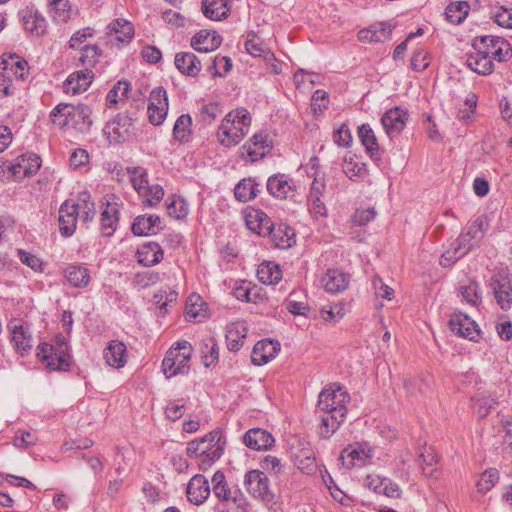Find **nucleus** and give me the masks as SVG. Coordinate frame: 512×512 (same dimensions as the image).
I'll list each match as a JSON object with an SVG mask.
<instances>
[{"instance_id": "f257e3e1", "label": "nucleus", "mask_w": 512, "mask_h": 512, "mask_svg": "<svg viewBox=\"0 0 512 512\" xmlns=\"http://www.w3.org/2000/svg\"><path fill=\"white\" fill-rule=\"evenodd\" d=\"M350 395L341 386L333 384L324 388L317 403V413L321 419L319 434L323 438H329L344 422L347 415V404Z\"/></svg>"}, {"instance_id": "f03ea898", "label": "nucleus", "mask_w": 512, "mask_h": 512, "mask_svg": "<svg viewBox=\"0 0 512 512\" xmlns=\"http://www.w3.org/2000/svg\"><path fill=\"white\" fill-rule=\"evenodd\" d=\"M95 216V204L88 193H81L77 199L64 201L59 209V230L62 236L70 237L76 230L78 220L84 223Z\"/></svg>"}, {"instance_id": "7ed1b4c3", "label": "nucleus", "mask_w": 512, "mask_h": 512, "mask_svg": "<svg viewBox=\"0 0 512 512\" xmlns=\"http://www.w3.org/2000/svg\"><path fill=\"white\" fill-rule=\"evenodd\" d=\"M226 446V438L223 431L216 429L209 432L199 440L188 442L186 453L188 457L199 459L200 470H207L211 465L220 459Z\"/></svg>"}, {"instance_id": "20e7f679", "label": "nucleus", "mask_w": 512, "mask_h": 512, "mask_svg": "<svg viewBox=\"0 0 512 512\" xmlns=\"http://www.w3.org/2000/svg\"><path fill=\"white\" fill-rule=\"evenodd\" d=\"M92 110L83 103H59L50 112L52 122L60 128L72 127L79 132H87L91 125Z\"/></svg>"}, {"instance_id": "39448f33", "label": "nucleus", "mask_w": 512, "mask_h": 512, "mask_svg": "<svg viewBox=\"0 0 512 512\" xmlns=\"http://www.w3.org/2000/svg\"><path fill=\"white\" fill-rule=\"evenodd\" d=\"M251 116L247 109L238 108L229 112L221 122L217 138L224 147L237 145L248 133Z\"/></svg>"}, {"instance_id": "423d86ee", "label": "nucleus", "mask_w": 512, "mask_h": 512, "mask_svg": "<svg viewBox=\"0 0 512 512\" xmlns=\"http://www.w3.org/2000/svg\"><path fill=\"white\" fill-rule=\"evenodd\" d=\"M37 357L47 368L68 371L71 365L69 345L64 338L57 337L54 343H42L37 347Z\"/></svg>"}, {"instance_id": "0eeeda50", "label": "nucleus", "mask_w": 512, "mask_h": 512, "mask_svg": "<svg viewBox=\"0 0 512 512\" xmlns=\"http://www.w3.org/2000/svg\"><path fill=\"white\" fill-rule=\"evenodd\" d=\"M193 348L188 341L177 342L165 354L162 361V371L166 378L186 375L190 370V360Z\"/></svg>"}, {"instance_id": "6e6552de", "label": "nucleus", "mask_w": 512, "mask_h": 512, "mask_svg": "<svg viewBox=\"0 0 512 512\" xmlns=\"http://www.w3.org/2000/svg\"><path fill=\"white\" fill-rule=\"evenodd\" d=\"M472 46L474 49H480L481 53L486 54L489 59H496L500 62L506 61L512 52L506 39L492 35L475 37Z\"/></svg>"}, {"instance_id": "1a4fd4ad", "label": "nucleus", "mask_w": 512, "mask_h": 512, "mask_svg": "<svg viewBox=\"0 0 512 512\" xmlns=\"http://www.w3.org/2000/svg\"><path fill=\"white\" fill-rule=\"evenodd\" d=\"M211 482L212 492L220 502L232 503L237 508H244L246 506L244 494L237 486H229L222 471H216L212 476Z\"/></svg>"}, {"instance_id": "9d476101", "label": "nucleus", "mask_w": 512, "mask_h": 512, "mask_svg": "<svg viewBox=\"0 0 512 512\" xmlns=\"http://www.w3.org/2000/svg\"><path fill=\"white\" fill-rule=\"evenodd\" d=\"M374 455L373 448L367 442H355L345 447L339 456V461L346 469L368 465Z\"/></svg>"}, {"instance_id": "9b49d317", "label": "nucleus", "mask_w": 512, "mask_h": 512, "mask_svg": "<svg viewBox=\"0 0 512 512\" xmlns=\"http://www.w3.org/2000/svg\"><path fill=\"white\" fill-rule=\"evenodd\" d=\"M244 485L248 493L263 503H272L275 498L274 492L270 489V481L264 471L251 470L245 474Z\"/></svg>"}, {"instance_id": "f8f14e48", "label": "nucleus", "mask_w": 512, "mask_h": 512, "mask_svg": "<svg viewBox=\"0 0 512 512\" xmlns=\"http://www.w3.org/2000/svg\"><path fill=\"white\" fill-rule=\"evenodd\" d=\"M134 121L135 118L128 112L119 113L109 121L103 129L109 143L118 144L127 141L132 135Z\"/></svg>"}, {"instance_id": "ddd939ff", "label": "nucleus", "mask_w": 512, "mask_h": 512, "mask_svg": "<svg viewBox=\"0 0 512 512\" xmlns=\"http://www.w3.org/2000/svg\"><path fill=\"white\" fill-rule=\"evenodd\" d=\"M41 167V159L37 154L30 153L17 157L14 162L8 161V177L21 181L25 177L35 175Z\"/></svg>"}, {"instance_id": "4468645a", "label": "nucleus", "mask_w": 512, "mask_h": 512, "mask_svg": "<svg viewBox=\"0 0 512 512\" xmlns=\"http://www.w3.org/2000/svg\"><path fill=\"white\" fill-rule=\"evenodd\" d=\"M272 149V140L265 132L255 133L245 144L240 148L241 156L250 162H256L267 154Z\"/></svg>"}, {"instance_id": "2eb2a0df", "label": "nucleus", "mask_w": 512, "mask_h": 512, "mask_svg": "<svg viewBox=\"0 0 512 512\" xmlns=\"http://www.w3.org/2000/svg\"><path fill=\"white\" fill-rule=\"evenodd\" d=\"M449 327L456 335L477 342L480 338V329L478 324L467 314L454 312L450 316Z\"/></svg>"}, {"instance_id": "dca6fc26", "label": "nucleus", "mask_w": 512, "mask_h": 512, "mask_svg": "<svg viewBox=\"0 0 512 512\" xmlns=\"http://www.w3.org/2000/svg\"><path fill=\"white\" fill-rule=\"evenodd\" d=\"M8 329L11 333V342L15 350L22 356L29 354L33 347V338L29 327L24 325L20 319H12L8 323Z\"/></svg>"}, {"instance_id": "f3484780", "label": "nucleus", "mask_w": 512, "mask_h": 512, "mask_svg": "<svg viewBox=\"0 0 512 512\" xmlns=\"http://www.w3.org/2000/svg\"><path fill=\"white\" fill-rule=\"evenodd\" d=\"M497 304L502 310L512 306V280L501 274L493 275L489 283Z\"/></svg>"}, {"instance_id": "a211bd4d", "label": "nucleus", "mask_w": 512, "mask_h": 512, "mask_svg": "<svg viewBox=\"0 0 512 512\" xmlns=\"http://www.w3.org/2000/svg\"><path fill=\"white\" fill-rule=\"evenodd\" d=\"M266 188L269 194L277 199L292 198L296 191L293 179L282 173L270 176L267 180Z\"/></svg>"}, {"instance_id": "6ab92c4d", "label": "nucleus", "mask_w": 512, "mask_h": 512, "mask_svg": "<svg viewBox=\"0 0 512 512\" xmlns=\"http://www.w3.org/2000/svg\"><path fill=\"white\" fill-rule=\"evenodd\" d=\"M407 121L408 111L399 106L387 110L381 118L382 126L389 137L398 135Z\"/></svg>"}, {"instance_id": "aec40b11", "label": "nucleus", "mask_w": 512, "mask_h": 512, "mask_svg": "<svg viewBox=\"0 0 512 512\" xmlns=\"http://www.w3.org/2000/svg\"><path fill=\"white\" fill-rule=\"evenodd\" d=\"M211 488L208 480L201 474L194 475L186 487L187 499L194 505L203 504L210 496Z\"/></svg>"}, {"instance_id": "412c9836", "label": "nucleus", "mask_w": 512, "mask_h": 512, "mask_svg": "<svg viewBox=\"0 0 512 512\" xmlns=\"http://www.w3.org/2000/svg\"><path fill=\"white\" fill-rule=\"evenodd\" d=\"M279 351L280 343L277 340L263 339L254 345L251 361L254 365H264L274 359Z\"/></svg>"}, {"instance_id": "4be33fe9", "label": "nucleus", "mask_w": 512, "mask_h": 512, "mask_svg": "<svg viewBox=\"0 0 512 512\" xmlns=\"http://www.w3.org/2000/svg\"><path fill=\"white\" fill-rule=\"evenodd\" d=\"M394 26L389 22H376L369 27L361 29L358 40L364 43L384 42L390 39Z\"/></svg>"}, {"instance_id": "5701e85b", "label": "nucleus", "mask_w": 512, "mask_h": 512, "mask_svg": "<svg viewBox=\"0 0 512 512\" xmlns=\"http://www.w3.org/2000/svg\"><path fill=\"white\" fill-rule=\"evenodd\" d=\"M222 43V37L214 30H200L190 40L191 47L198 52L215 51Z\"/></svg>"}, {"instance_id": "b1692460", "label": "nucleus", "mask_w": 512, "mask_h": 512, "mask_svg": "<svg viewBox=\"0 0 512 512\" xmlns=\"http://www.w3.org/2000/svg\"><path fill=\"white\" fill-rule=\"evenodd\" d=\"M162 229V220L158 215H139L131 225V231L136 236L155 235Z\"/></svg>"}, {"instance_id": "393cba45", "label": "nucleus", "mask_w": 512, "mask_h": 512, "mask_svg": "<svg viewBox=\"0 0 512 512\" xmlns=\"http://www.w3.org/2000/svg\"><path fill=\"white\" fill-rule=\"evenodd\" d=\"M349 282V275L339 269H328L321 278L322 287L331 294L343 292L347 289Z\"/></svg>"}, {"instance_id": "a878e982", "label": "nucleus", "mask_w": 512, "mask_h": 512, "mask_svg": "<svg viewBox=\"0 0 512 512\" xmlns=\"http://www.w3.org/2000/svg\"><path fill=\"white\" fill-rule=\"evenodd\" d=\"M244 444L253 450H268L275 442L270 432L261 428L248 430L243 437Z\"/></svg>"}, {"instance_id": "bb28decb", "label": "nucleus", "mask_w": 512, "mask_h": 512, "mask_svg": "<svg viewBox=\"0 0 512 512\" xmlns=\"http://www.w3.org/2000/svg\"><path fill=\"white\" fill-rule=\"evenodd\" d=\"M164 251L161 246L154 241L142 244L136 252V258L139 264L144 267H151L163 260Z\"/></svg>"}, {"instance_id": "cd10ccee", "label": "nucleus", "mask_w": 512, "mask_h": 512, "mask_svg": "<svg viewBox=\"0 0 512 512\" xmlns=\"http://www.w3.org/2000/svg\"><path fill=\"white\" fill-rule=\"evenodd\" d=\"M119 205L117 202L107 201L100 217V231L103 236L114 234L119 223Z\"/></svg>"}, {"instance_id": "c85d7f7f", "label": "nucleus", "mask_w": 512, "mask_h": 512, "mask_svg": "<svg viewBox=\"0 0 512 512\" xmlns=\"http://www.w3.org/2000/svg\"><path fill=\"white\" fill-rule=\"evenodd\" d=\"M174 64L177 70L189 77H196L202 70L200 59L192 52H179L175 55Z\"/></svg>"}, {"instance_id": "c756f323", "label": "nucleus", "mask_w": 512, "mask_h": 512, "mask_svg": "<svg viewBox=\"0 0 512 512\" xmlns=\"http://www.w3.org/2000/svg\"><path fill=\"white\" fill-rule=\"evenodd\" d=\"M24 29L32 36L40 37L45 34L47 21L44 16L33 8H26L22 11Z\"/></svg>"}, {"instance_id": "7c9ffc66", "label": "nucleus", "mask_w": 512, "mask_h": 512, "mask_svg": "<svg viewBox=\"0 0 512 512\" xmlns=\"http://www.w3.org/2000/svg\"><path fill=\"white\" fill-rule=\"evenodd\" d=\"M105 362L113 368H122L127 362V349L123 342L111 340L103 351Z\"/></svg>"}, {"instance_id": "2f4dec72", "label": "nucleus", "mask_w": 512, "mask_h": 512, "mask_svg": "<svg viewBox=\"0 0 512 512\" xmlns=\"http://www.w3.org/2000/svg\"><path fill=\"white\" fill-rule=\"evenodd\" d=\"M93 73L89 69L74 72L65 80L63 89L66 93L78 94L88 89L92 83Z\"/></svg>"}, {"instance_id": "473e14b6", "label": "nucleus", "mask_w": 512, "mask_h": 512, "mask_svg": "<svg viewBox=\"0 0 512 512\" xmlns=\"http://www.w3.org/2000/svg\"><path fill=\"white\" fill-rule=\"evenodd\" d=\"M231 0H202L201 10L203 15L213 21H221L230 13Z\"/></svg>"}, {"instance_id": "72a5a7b5", "label": "nucleus", "mask_w": 512, "mask_h": 512, "mask_svg": "<svg viewBox=\"0 0 512 512\" xmlns=\"http://www.w3.org/2000/svg\"><path fill=\"white\" fill-rule=\"evenodd\" d=\"M267 237L279 249H287L296 242L294 230L286 224L275 225Z\"/></svg>"}, {"instance_id": "f704fd0d", "label": "nucleus", "mask_w": 512, "mask_h": 512, "mask_svg": "<svg viewBox=\"0 0 512 512\" xmlns=\"http://www.w3.org/2000/svg\"><path fill=\"white\" fill-rule=\"evenodd\" d=\"M247 227L260 236L267 237L275 226L271 219L261 210H255L246 216Z\"/></svg>"}, {"instance_id": "c9c22d12", "label": "nucleus", "mask_w": 512, "mask_h": 512, "mask_svg": "<svg viewBox=\"0 0 512 512\" xmlns=\"http://www.w3.org/2000/svg\"><path fill=\"white\" fill-rule=\"evenodd\" d=\"M2 64H4L3 70L7 75L13 74L16 79L24 81L28 74L29 68L26 60L18 55L11 54L7 58L5 55L1 57Z\"/></svg>"}, {"instance_id": "e433bc0d", "label": "nucleus", "mask_w": 512, "mask_h": 512, "mask_svg": "<svg viewBox=\"0 0 512 512\" xmlns=\"http://www.w3.org/2000/svg\"><path fill=\"white\" fill-rule=\"evenodd\" d=\"M63 273L67 282L74 288H84L90 282V271L82 265L70 264Z\"/></svg>"}, {"instance_id": "4c0bfd02", "label": "nucleus", "mask_w": 512, "mask_h": 512, "mask_svg": "<svg viewBox=\"0 0 512 512\" xmlns=\"http://www.w3.org/2000/svg\"><path fill=\"white\" fill-rule=\"evenodd\" d=\"M247 335V327L243 322L231 323L226 327V343L230 351L241 349Z\"/></svg>"}, {"instance_id": "58836bf2", "label": "nucleus", "mask_w": 512, "mask_h": 512, "mask_svg": "<svg viewBox=\"0 0 512 512\" xmlns=\"http://www.w3.org/2000/svg\"><path fill=\"white\" fill-rule=\"evenodd\" d=\"M296 467L304 474L311 475L316 472L317 464L313 449L307 444L293 456Z\"/></svg>"}, {"instance_id": "ea45409f", "label": "nucleus", "mask_w": 512, "mask_h": 512, "mask_svg": "<svg viewBox=\"0 0 512 512\" xmlns=\"http://www.w3.org/2000/svg\"><path fill=\"white\" fill-rule=\"evenodd\" d=\"M469 253V246L463 245L455 238L449 243L448 248L441 255L439 264L442 267H450Z\"/></svg>"}, {"instance_id": "a19ab883", "label": "nucleus", "mask_w": 512, "mask_h": 512, "mask_svg": "<svg viewBox=\"0 0 512 512\" xmlns=\"http://www.w3.org/2000/svg\"><path fill=\"white\" fill-rule=\"evenodd\" d=\"M469 253V246L463 245L455 238L449 243L448 248L441 255L439 264L442 267H450Z\"/></svg>"}, {"instance_id": "79ce46f5", "label": "nucleus", "mask_w": 512, "mask_h": 512, "mask_svg": "<svg viewBox=\"0 0 512 512\" xmlns=\"http://www.w3.org/2000/svg\"><path fill=\"white\" fill-rule=\"evenodd\" d=\"M466 64L479 75H488L494 70L493 61L486 54L481 53L480 49H475V52L467 55Z\"/></svg>"}, {"instance_id": "37998d69", "label": "nucleus", "mask_w": 512, "mask_h": 512, "mask_svg": "<svg viewBox=\"0 0 512 512\" xmlns=\"http://www.w3.org/2000/svg\"><path fill=\"white\" fill-rule=\"evenodd\" d=\"M202 363L206 368L214 367L219 360V345L212 336L205 337L200 342Z\"/></svg>"}, {"instance_id": "c03bdc74", "label": "nucleus", "mask_w": 512, "mask_h": 512, "mask_svg": "<svg viewBox=\"0 0 512 512\" xmlns=\"http://www.w3.org/2000/svg\"><path fill=\"white\" fill-rule=\"evenodd\" d=\"M260 184L253 178L242 179L234 188L235 198L243 203L253 200L260 193Z\"/></svg>"}, {"instance_id": "a18cd8bd", "label": "nucleus", "mask_w": 512, "mask_h": 512, "mask_svg": "<svg viewBox=\"0 0 512 512\" xmlns=\"http://www.w3.org/2000/svg\"><path fill=\"white\" fill-rule=\"evenodd\" d=\"M257 278L261 283L266 285L276 284L282 278V271L275 262H263L257 269Z\"/></svg>"}, {"instance_id": "49530a36", "label": "nucleus", "mask_w": 512, "mask_h": 512, "mask_svg": "<svg viewBox=\"0 0 512 512\" xmlns=\"http://www.w3.org/2000/svg\"><path fill=\"white\" fill-rule=\"evenodd\" d=\"M358 137L370 157L378 158L379 145L375 133L369 124H362L358 128Z\"/></svg>"}, {"instance_id": "de8ad7c7", "label": "nucleus", "mask_w": 512, "mask_h": 512, "mask_svg": "<svg viewBox=\"0 0 512 512\" xmlns=\"http://www.w3.org/2000/svg\"><path fill=\"white\" fill-rule=\"evenodd\" d=\"M173 138L180 143L189 141L192 133V118L189 114L180 115L173 126Z\"/></svg>"}, {"instance_id": "09e8293b", "label": "nucleus", "mask_w": 512, "mask_h": 512, "mask_svg": "<svg viewBox=\"0 0 512 512\" xmlns=\"http://www.w3.org/2000/svg\"><path fill=\"white\" fill-rule=\"evenodd\" d=\"M108 28L111 33H114V37L117 42H128L134 35L133 25L129 21L123 19L114 20L109 24Z\"/></svg>"}, {"instance_id": "8fccbe9b", "label": "nucleus", "mask_w": 512, "mask_h": 512, "mask_svg": "<svg viewBox=\"0 0 512 512\" xmlns=\"http://www.w3.org/2000/svg\"><path fill=\"white\" fill-rule=\"evenodd\" d=\"M470 6L466 1L450 3L445 9V15L452 24H460L468 15Z\"/></svg>"}, {"instance_id": "3c124183", "label": "nucleus", "mask_w": 512, "mask_h": 512, "mask_svg": "<svg viewBox=\"0 0 512 512\" xmlns=\"http://www.w3.org/2000/svg\"><path fill=\"white\" fill-rule=\"evenodd\" d=\"M130 91L131 84L128 81H118L106 96L107 106L111 108L118 102L125 101L128 98Z\"/></svg>"}, {"instance_id": "603ef678", "label": "nucleus", "mask_w": 512, "mask_h": 512, "mask_svg": "<svg viewBox=\"0 0 512 512\" xmlns=\"http://www.w3.org/2000/svg\"><path fill=\"white\" fill-rule=\"evenodd\" d=\"M472 402L473 410L480 418H485L496 405L495 399L484 393L474 396Z\"/></svg>"}, {"instance_id": "864d4df0", "label": "nucleus", "mask_w": 512, "mask_h": 512, "mask_svg": "<svg viewBox=\"0 0 512 512\" xmlns=\"http://www.w3.org/2000/svg\"><path fill=\"white\" fill-rule=\"evenodd\" d=\"M52 17L57 22H67L71 17V7L68 0H49Z\"/></svg>"}, {"instance_id": "5fc2aeb1", "label": "nucleus", "mask_w": 512, "mask_h": 512, "mask_svg": "<svg viewBox=\"0 0 512 512\" xmlns=\"http://www.w3.org/2000/svg\"><path fill=\"white\" fill-rule=\"evenodd\" d=\"M127 172L130 176V182L133 188L140 195L144 193V189L149 184L147 179V171L145 168L137 166V167H128Z\"/></svg>"}, {"instance_id": "6e6d98bb", "label": "nucleus", "mask_w": 512, "mask_h": 512, "mask_svg": "<svg viewBox=\"0 0 512 512\" xmlns=\"http://www.w3.org/2000/svg\"><path fill=\"white\" fill-rule=\"evenodd\" d=\"M139 196L143 199V203L148 207L157 206L164 197V190L158 184L147 185Z\"/></svg>"}, {"instance_id": "4d7b16f0", "label": "nucleus", "mask_w": 512, "mask_h": 512, "mask_svg": "<svg viewBox=\"0 0 512 512\" xmlns=\"http://www.w3.org/2000/svg\"><path fill=\"white\" fill-rule=\"evenodd\" d=\"M345 314V304L342 302L324 305L320 310V315L323 320L329 322H338Z\"/></svg>"}, {"instance_id": "13d9d810", "label": "nucleus", "mask_w": 512, "mask_h": 512, "mask_svg": "<svg viewBox=\"0 0 512 512\" xmlns=\"http://www.w3.org/2000/svg\"><path fill=\"white\" fill-rule=\"evenodd\" d=\"M499 480V472L495 468L485 470L479 477L476 487L479 492L486 493L490 491Z\"/></svg>"}, {"instance_id": "bf43d9fd", "label": "nucleus", "mask_w": 512, "mask_h": 512, "mask_svg": "<svg viewBox=\"0 0 512 512\" xmlns=\"http://www.w3.org/2000/svg\"><path fill=\"white\" fill-rule=\"evenodd\" d=\"M490 14L499 26L512 29V8L495 6L491 8Z\"/></svg>"}, {"instance_id": "052dcab7", "label": "nucleus", "mask_w": 512, "mask_h": 512, "mask_svg": "<svg viewBox=\"0 0 512 512\" xmlns=\"http://www.w3.org/2000/svg\"><path fill=\"white\" fill-rule=\"evenodd\" d=\"M166 206L168 215L177 220H182L188 215V204L182 197H174Z\"/></svg>"}, {"instance_id": "680f3d73", "label": "nucleus", "mask_w": 512, "mask_h": 512, "mask_svg": "<svg viewBox=\"0 0 512 512\" xmlns=\"http://www.w3.org/2000/svg\"><path fill=\"white\" fill-rule=\"evenodd\" d=\"M231 68L232 61L229 57L217 55L208 67V71L214 76H222L223 74L228 73Z\"/></svg>"}, {"instance_id": "e2e57ef3", "label": "nucleus", "mask_w": 512, "mask_h": 512, "mask_svg": "<svg viewBox=\"0 0 512 512\" xmlns=\"http://www.w3.org/2000/svg\"><path fill=\"white\" fill-rule=\"evenodd\" d=\"M245 48L247 52L254 57L265 58L268 53L271 52L263 41L256 35H253L251 38L246 40Z\"/></svg>"}, {"instance_id": "0e129e2a", "label": "nucleus", "mask_w": 512, "mask_h": 512, "mask_svg": "<svg viewBox=\"0 0 512 512\" xmlns=\"http://www.w3.org/2000/svg\"><path fill=\"white\" fill-rule=\"evenodd\" d=\"M148 106H159L161 112L169 109L167 91L161 86L154 88L150 92Z\"/></svg>"}, {"instance_id": "69168bd1", "label": "nucleus", "mask_w": 512, "mask_h": 512, "mask_svg": "<svg viewBox=\"0 0 512 512\" xmlns=\"http://www.w3.org/2000/svg\"><path fill=\"white\" fill-rule=\"evenodd\" d=\"M463 232L467 237H469V239L478 244L485 234L484 220L482 217H477L465 228Z\"/></svg>"}, {"instance_id": "338daca9", "label": "nucleus", "mask_w": 512, "mask_h": 512, "mask_svg": "<svg viewBox=\"0 0 512 512\" xmlns=\"http://www.w3.org/2000/svg\"><path fill=\"white\" fill-rule=\"evenodd\" d=\"M460 293L463 299L472 306H476L480 302L479 286L474 281L460 286Z\"/></svg>"}, {"instance_id": "774afa93", "label": "nucleus", "mask_w": 512, "mask_h": 512, "mask_svg": "<svg viewBox=\"0 0 512 512\" xmlns=\"http://www.w3.org/2000/svg\"><path fill=\"white\" fill-rule=\"evenodd\" d=\"M101 55V50L97 45H86L81 49L80 61L83 65L94 66Z\"/></svg>"}]
</instances>
